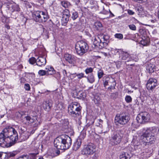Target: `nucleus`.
<instances>
[{"mask_svg":"<svg viewBox=\"0 0 159 159\" xmlns=\"http://www.w3.org/2000/svg\"><path fill=\"white\" fill-rule=\"evenodd\" d=\"M72 143L71 138L66 134H62L56 138L54 142V147L61 150L69 148Z\"/></svg>","mask_w":159,"mask_h":159,"instance_id":"nucleus-1","label":"nucleus"},{"mask_svg":"<svg viewBox=\"0 0 159 159\" xmlns=\"http://www.w3.org/2000/svg\"><path fill=\"white\" fill-rule=\"evenodd\" d=\"M130 119V116L128 114L125 112H122L116 115L115 122L116 125L123 126L129 122Z\"/></svg>","mask_w":159,"mask_h":159,"instance_id":"nucleus-2","label":"nucleus"},{"mask_svg":"<svg viewBox=\"0 0 159 159\" xmlns=\"http://www.w3.org/2000/svg\"><path fill=\"white\" fill-rule=\"evenodd\" d=\"M124 134V131L119 129L114 132L110 138L109 143L113 145H117L121 141Z\"/></svg>","mask_w":159,"mask_h":159,"instance_id":"nucleus-3","label":"nucleus"},{"mask_svg":"<svg viewBox=\"0 0 159 159\" xmlns=\"http://www.w3.org/2000/svg\"><path fill=\"white\" fill-rule=\"evenodd\" d=\"M81 108L78 103L75 102L69 105L68 107V113L72 117H78L81 114Z\"/></svg>","mask_w":159,"mask_h":159,"instance_id":"nucleus-4","label":"nucleus"},{"mask_svg":"<svg viewBox=\"0 0 159 159\" xmlns=\"http://www.w3.org/2000/svg\"><path fill=\"white\" fill-rule=\"evenodd\" d=\"M75 48L77 53L80 56H82L89 49V47L86 43L81 40L77 43Z\"/></svg>","mask_w":159,"mask_h":159,"instance_id":"nucleus-5","label":"nucleus"},{"mask_svg":"<svg viewBox=\"0 0 159 159\" xmlns=\"http://www.w3.org/2000/svg\"><path fill=\"white\" fill-rule=\"evenodd\" d=\"M116 50L117 51V53H118L119 54L120 60H127L125 61V64L127 65L130 66L134 65V64L127 63L128 62L133 61H134V60L131 57H130V55L127 52H124L121 49H116Z\"/></svg>","mask_w":159,"mask_h":159,"instance_id":"nucleus-6","label":"nucleus"},{"mask_svg":"<svg viewBox=\"0 0 159 159\" xmlns=\"http://www.w3.org/2000/svg\"><path fill=\"white\" fill-rule=\"evenodd\" d=\"M95 148L96 147L94 144L89 143L84 146L81 151V153L86 156L93 155L96 151Z\"/></svg>","mask_w":159,"mask_h":159,"instance_id":"nucleus-7","label":"nucleus"},{"mask_svg":"<svg viewBox=\"0 0 159 159\" xmlns=\"http://www.w3.org/2000/svg\"><path fill=\"white\" fill-rule=\"evenodd\" d=\"M142 136L143 141L147 144H153L156 140L155 136L151 135L150 132L148 130L143 133Z\"/></svg>","mask_w":159,"mask_h":159,"instance_id":"nucleus-8","label":"nucleus"},{"mask_svg":"<svg viewBox=\"0 0 159 159\" xmlns=\"http://www.w3.org/2000/svg\"><path fill=\"white\" fill-rule=\"evenodd\" d=\"M150 114L147 112H142L139 114L136 119L138 123L144 124L148 122L150 120Z\"/></svg>","mask_w":159,"mask_h":159,"instance_id":"nucleus-9","label":"nucleus"},{"mask_svg":"<svg viewBox=\"0 0 159 159\" xmlns=\"http://www.w3.org/2000/svg\"><path fill=\"white\" fill-rule=\"evenodd\" d=\"M14 145V142L8 138L0 133V145L2 147H9Z\"/></svg>","mask_w":159,"mask_h":159,"instance_id":"nucleus-10","label":"nucleus"},{"mask_svg":"<svg viewBox=\"0 0 159 159\" xmlns=\"http://www.w3.org/2000/svg\"><path fill=\"white\" fill-rule=\"evenodd\" d=\"M157 81L152 78H150L146 84L147 89L149 90H152L157 85Z\"/></svg>","mask_w":159,"mask_h":159,"instance_id":"nucleus-11","label":"nucleus"},{"mask_svg":"<svg viewBox=\"0 0 159 159\" xmlns=\"http://www.w3.org/2000/svg\"><path fill=\"white\" fill-rule=\"evenodd\" d=\"M9 128H10L11 133L12 131L13 133V134L11 136V138L15 144L18 140L17 133L16 130L14 128L10 126H9Z\"/></svg>","mask_w":159,"mask_h":159,"instance_id":"nucleus-12","label":"nucleus"},{"mask_svg":"<svg viewBox=\"0 0 159 159\" xmlns=\"http://www.w3.org/2000/svg\"><path fill=\"white\" fill-rule=\"evenodd\" d=\"M46 63V60L45 57L40 56L37 59L36 65L39 66H44Z\"/></svg>","mask_w":159,"mask_h":159,"instance_id":"nucleus-13","label":"nucleus"},{"mask_svg":"<svg viewBox=\"0 0 159 159\" xmlns=\"http://www.w3.org/2000/svg\"><path fill=\"white\" fill-rule=\"evenodd\" d=\"M42 11H34L32 17L34 20L36 22H39V21L41 20L40 19V15H42Z\"/></svg>","mask_w":159,"mask_h":159,"instance_id":"nucleus-14","label":"nucleus"},{"mask_svg":"<svg viewBox=\"0 0 159 159\" xmlns=\"http://www.w3.org/2000/svg\"><path fill=\"white\" fill-rule=\"evenodd\" d=\"M11 130L9 126L4 129L0 133H2L4 136L8 138V139H10L12 141V139L11 138Z\"/></svg>","mask_w":159,"mask_h":159,"instance_id":"nucleus-15","label":"nucleus"},{"mask_svg":"<svg viewBox=\"0 0 159 159\" xmlns=\"http://www.w3.org/2000/svg\"><path fill=\"white\" fill-rule=\"evenodd\" d=\"M19 14L20 15L19 17V20H18L19 22L22 25H25L28 20L27 18L24 16L22 12L20 13Z\"/></svg>","mask_w":159,"mask_h":159,"instance_id":"nucleus-16","label":"nucleus"},{"mask_svg":"<svg viewBox=\"0 0 159 159\" xmlns=\"http://www.w3.org/2000/svg\"><path fill=\"white\" fill-rule=\"evenodd\" d=\"M65 57L66 60L70 64L74 63L75 62V57L69 54H66L65 55Z\"/></svg>","mask_w":159,"mask_h":159,"instance_id":"nucleus-17","label":"nucleus"},{"mask_svg":"<svg viewBox=\"0 0 159 159\" xmlns=\"http://www.w3.org/2000/svg\"><path fill=\"white\" fill-rule=\"evenodd\" d=\"M52 107V103L49 101L44 102L43 104L44 109L47 111L50 110L51 107Z\"/></svg>","mask_w":159,"mask_h":159,"instance_id":"nucleus-18","label":"nucleus"},{"mask_svg":"<svg viewBox=\"0 0 159 159\" xmlns=\"http://www.w3.org/2000/svg\"><path fill=\"white\" fill-rule=\"evenodd\" d=\"M40 16L39 19H41V20L39 21V23L45 22L48 19V15L43 11H42V15Z\"/></svg>","mask_w":159,"mask_h":159,"instance_id":"nucleus-19","label":"nucleus"},{"mask_svg":"<svg viewBox=\"0 0 159 159\" xmlns=\"http://www.w3.org/2000/svg\"><path fill=\"white\" fill-rule=\"evenodd\" d=\"M113 81L114 80H112V78H110L108 77L104 78L103 79V81L104 87H105L107 85H109V83H112Z\"/></svg>","mask_w":159,"mask_h":159,"instance_id":"nucleus-20","label":"nucleus"},{"mask_svg":"<svg viewBox=\"0 0 159 159\" xmlns=\"http://www.w3.org/2000/svg\"><path fill=\"white\" fill-rule=\"evenodd\" d=\"M81 143L80 139L77 140L74 143L73 149L75 151L77 150L80 147Z\"/></svg>","mask_w":159,"mask_h":159,"instance_id":"nucleus-21","label":"nucleus"},{"mask_svg":"<svg viewBox=\"0 0 159 159\" xmlns=\"http://www.w3.org/2000/svg\"><path fill=\"white\" fill-rule=\"evenodd\" d=\"M46 70L47 75H52L55 73V71L52 67L48 66L46 68Z\"/></svg>","mask_w":159,"mask_h":159,"instance_id":"nucleus-22","label":"nucleus"},{"mask_svg":"<svg viewBox=\"0 0 159 159\" xmlns=\"http://www.w3.org/2000/svg\"><path fill=\"white\" fill-rule=\"evenodd\" d=\"M71 18L73 20L77 19L79 16V14L77 11L74 10L70 12Z\"/></svg>","mask_w":159,"mask_h":159,"instance_id":"nucleus-23","label":"nucleus"},{"mask_svg":"<svg viewBox=\"0 0 159 159\" xmlns=\"http://www.w3.org/2000/svg\"><path fill=\"white\" fill-rule=\"evenodd\" d=\"M130 156L127 152H123L120 156V159H130Z\"/></svg>","mask_w":159,"mask_h":159,"instance_id":"nucleus-24","label":"nucleus"},{"mask_svg":"<svg viewBox=\"0 0 159 159\" xmlns=\"http://www.w3.org/2000/svg\"><path fill=\"white\" fill-rule=\"evenodd\" d=\"M88 81L90 83H93L95 81V79L93 73L89 74L86 77Z\"/></svg>","mask_w":159,"mask_h":159,"instance_id":"nucleus-25","label":"nucleus"},{"mask_svg":"<svg viewBox=\"0 0 159 159\" xmlns=\"http://www.w3.org/2000/svg\"><path fill=\"white\" fill-rule=\"evenodd\" d=\"M69 17L67 16H62L61 19V23L62 25H66L69 20Z\"/></svg>","mask_w":159,"mask_h":159,"instance_id":"nucleus-26","label":"nucleus"},{"mask_svg":"<svg viewBox=\"0 0 159 159\" xmlns=\"http://www.w3.org/2000/svg\"><path fill=\"white\" fill-rule=\"evenodd\" d=\"M36 116L34 117L33 118H31L29 116H27L25 117L26 120L28 121L29 123H34L35 120H36Z\"/></svg>","mask_w":159,"mask_h":159,"instance_id":"nucleus-27","label":"nucleus"},{"mask_svg":"<svg viewBox=\"0 0 159 159\" xmlns=\"http://www.w3.org/2000/svg\"><path fill=\"white\" fill-rule=\"evenodd\" d=\"M94 26L97 30H100L102 29V26L101 22L99 21L96 22L94 23Z\"/></svg>","mask_w":159,"mask_h":159,"instance_id":"nucleus-28","label":"nucleus"},{"mask_svg":"<svg viewBox=\"0 0 159 159\" xmlns=\"http://www.w3.org/2000/svg\"><path fill=\"white\" fill-rule=\"evenodd\" d=\"M112 78V80H113L114 81H113V82L109 83V85H110V86L108 88V89L110 90H111V89H115V87L116 85V83L115 79L112 78Z\"/></svg>","mask_w":159,"mask_h":159,"instance_id":"nucleus-29","label":"nucleus"},{"mask_svg":"<svg viewBox=\"0 0 159 159\" xmlns=\"http://www.w3.org/2000/svg\"><path fill=\"white\" fill-rule=\"evenodd\" d=\"M101 40L99 36H97L95 38L93 42V44L95 47H98Z\"/></svg>","mask_w":159,"mask_h":159,"instance_id":"nucleus-30","label":"nucleus"},{"mask_svg":"<svg viewBox=\"0 0 159 159\" xmlns=\"http://www.w3.org/2000/svg\"><path fill=\"white\" fill-rule=\"evenodd\" d=\"M131 143L134 145H138L139 144V139L137 136H134Z\"/></svg>","mask_w":159,"mask_h":159,"instance_id":"nucleus-31","label":"nucleus"},{"mask_svg":"<svg viewBox=\"0 0 159 159\" xmlns=\"http://www.w3.org/2000/svg\"><path fill=\"white\" fill-rule=\"evenodd\" d=\"M41 123V121L40 119L39 118L37 119V117L36 116V120L34 121V124L33 125V126L34 127H37L40 125Z\"/></svg>","mask_w":159,"mask_h":159,"instance_id":"nucleus-32","label":"nucleus"},{"mask_svg":"<svg viewBox=\"0 0 159 159\" xmlns=\"http://www.w3.org/2000/svg\"><path fill=\"white\" fill-rule=\"evenodd\" d=\"M154 66L152 64H150L148 65L147 69L148 70L149 72L150 73H152L154 71Z\"/></svg>","mask_w":159,"mask_h":159,"instance_id":"nucleus-33","label":"nucleus"},{"mask_svg":"<svg viewBox=\"0 0 159 159\" xmlns=\"http://www.w3.org/2000/svg\"><path fill=\"white\" fill-rule=\"evenodd\" d=\"M12 8L11 11H16L18 12L20 11V8L19 6L17 5H12Z\"/></svg>","mask_w":159,"mask_h":159,"instance_id":"nucleus-34","label":"nucleus"},{"mask_svg":"<svg viewBox=\"0 0 159 159\" xmlns=\"http://www.w3.org/2000/svg\"><path fill=\"white\" fill-rule=\"evenodd\" d=\"M61 4L62 6L65 8H68L70 6V2L66 1H63L61 2Z\"/></svg>","mask_w":159,"mask_h":159,"instance_id":"nucleus-35","label":"nucleus"},{"mask_svg":"<svg viewBox=\"0 0 159 159\" xmlns=\"http://www.w3.org/2000/svg\"><path fill=\"white\" fill-rule=\"evenodd\" d=\"M107 44V42H102V40H101L97 48H99V49H102V48H103Z\"/></svg>","mask_w":159,"mask_h":159,"instance_id":"nucleus-36","label":"nucleus"},{"mask_svg":"<svg viewBox=\"0 0 159 159\" xmlns=\"http://www.w3.org/2000/svg\"><path fill=\"white\" fill-rule=\"evenodd\" d=\"M100 97L99 96L96 95L94 97L93 101L95 104H98L101 101Z\"/></svg>","mask_w":159,"mask_h":159,"instance_id":"nucleus-37","label":"nucleus"},{"mask_svg":"<svg viewBox=\"0 0 159 159\" xmlns=\"http://www.w3.org/2000/svg\"><path fill=\"white\" fill-rule=\"evenodd\" d=\"M71 16L70 14L69 11L67 9H65L63 12V16H67L70 17V16Z\"/></svg>","mask_w":159,"mask_h":159,"instance_id":"nucleus-38","label":"nucleus"},{"mask_svg":"<svg viewBox=\"0 0 159 159\" xmlns=\"http://www.w3.org/2000/svg\"><path fill=\"white\" fill-rule=\"evenodd\" d=\"M93 71V68L91 67L87 68L85 70V72L87 74L92 73Z\"/></svg>","mask_w":159,"mask_h":159,"instance_id":"nucleus-39","label":"nucleus"},{"mask_svg":"<svg viewBox=\"0 0 159 159\" xmlns=\"http://www.w3.org/2000/svg\"><path fill=\"white\" fill-rule=\"evenodd\" d=\"M11 18L14 19H16V17L19 15L18 12L16 11H11Z\"/></svg>","mask_w":159,"mask_h":159,"instance_id":"nucleus-40","label":"nucleus"},{"mask_svg":"<svg viewBox=\"0 0 159 159\" xmlns=\"http://www.w3.org/2000/svg\"><path fill=\"white\" fill-rule=\"evenodd\" d=\"M56 108L57 110H61L65 108L64 104L62 103H58L57 106Z\"/></svg>","mask_w":159,"mask_h":159,"instance_id":"nucleus-41","label":"nucleus"},{"mask_svg":"<svg viewBox=\"0 0 159 159\" xmlns=\"http://www.w3.org/2000/svg\"><path fill=\"white\" fill-rule=\"evenodd\" d=\"M104 75L103 71L102 70L100 69L98 71V75L99 79H100Z\"/></svg>","mask_w":159,"mask_h":159,"instance_id":"nucleus-42","label":"nucleus"},{"mask_svg":"<svg viewBox=\"0 0 159 159\" xmlns=\"http://www.w3.org/2000/svg\"><path fill=\"white\" fill-rule=\"evenodd\" d=\"M29 62L31 64H34L35 63H37V59L34 57H32L29 59Z\"/></svg>","mask_w":159,"mask_h":159,"instance_id":"nucleus-43","label":"nucleus"},{"mask_svg":"<svg viewBox=\"0 0 159 159\" xmlns=\"http://www.w3.org/2000/svg\"><path fill=\"white\" fill-rule=\"evenodd\" d=\"M74 74L76 75V76L78 77L79 79H81L83 77H86V76H84V74L83 73H81L79 74H76L75 73Z\"/></svg>","mask_w":159,"mask_h":159,"instance_id":"nucleus-44","label":"nucleus"},{"mask_svg":"<svg viewBox=\"0 0 159 159\" xmlns=\"http://www.w3.org/2000/svg\"><path fill=\"white\" fill-rule=\"evenodd\" d=\"M125 100L127 103H130L132 102V98L129 95L126 96L125 98Z\"/></svg>","mask_w":159,"mask_h":159,"instance_id":"nucleus-45","label":"nucleus"},{"mask_svg":"<svg viewBox=\"0 0 159 159\" xmlns=\"http://www.w3.org/2000/svg\"><path fill=\"white\" fill-rule=\"evenodd\" d=\"M39 74L41 76H43L45 75H47L46 70H40L38 72Z\"/></svg>","mask_w":159,"mask_h":159,"instance_id":"nucleus-46","label":"nucleus"},{"mask_svg":"<svg viewBox=\"0 0 159 159\" xmlns=\"http://www.w3.org/2000/svg\"><path fill=\"white\" fill-rule=\"evenodd\" d=\"M12 4L11 3L7 4L6 5V7L7 10H9L11 11V8H12Z\"/></svg>","mask_w":159,"mask_h":159,"instance_id":"nucleus-47","label":"nucleus"},{"mask_svg":"<svg viewBox=\"0 0 159 159\" xmlns=\"http://www.w3.org/2000/svg\"><path fill=\"white\" fill-rule=\"evenodd\" d=\"M118 95V93L116 92L115 93H112L111 94V96L112 98L113 99L116 98H117Z\"/></svg>","mask_w":159,"mask_h":159,"instance_id":"nucleus-48","label":"nucleus"},{"mask_svg":"<svg viewBox=\"0 0 159 159\" xmlns=\"http://www.w3.org/2000/svg\"><path fill=\"white\" fill-rule=\"evenodd\" d=\"M115 36L116 38L120 39H122L123 38L122 34H115Z\"/></svg>","mask_w":159,"mask_h":159,"instance_id":"nucleus-49","label":"nucleus"},{"mask_svg":"<svg viewBox=\"0 0 159 159\" xmlns=\"http://www.w3.org/2000/svg\"><path fill=\"white\" fill-rule=\"evenodd\" d=\"M128 26L129 29L132 30H136V27L134 24L129 25Z\"/></svg>","mask_w":159,"mask_h":159,"instance_id":"nucleus-50","label":"nucleus"},{"mask_svg":"<svg viewBox=\"0 0 159 159\" xmlns=\"http://www.w3.org/2000/svg\"><path fill=\"white\" fill-rule=\"evenodd\" d=\"M141 44L143 46H146V45L148 43V41L147 40L145 39V40H141L140 41Z\"/></svg>","mask_w":159,"mask_h":159,"instance_id":"nucleus-51","label":"nucleus"},{"mask_svg":"<svg viewBox=\"0 0 159 159\" xmlns=\"http://www.w3.org/2000/svg\"><path fill=\"white\" fill-rule=\"evenodd\" d=\"M24 88L26 90H30V85L28 84H25Z\"/></svg>","mask_w":159,"mask_h":159,"instance_id":"nucleus-52","label":"nucleus"},{"mask_svg":"<svg viewBox=\"0 0 159 159\" xmlns=\"http://www.w3.org/2000/svg\"><path fill=\"white\" fill-rule=\"evenodd\" d=\"M80 93H79L77 95H79V97L80 98H84L86 97L85 94L84 93H81L80 95L79 94H80Z\"/></svg>","mask_w":159,"mask_h":159,"instance_id":"nucleus-53","label":"nucleus"},{"mask_svg":"<svg viewBox=\"0 0 159 159\" xmlns=\"http://www.w3.org/2000/svg\"><path fill=\"white\" fill-rule=\"evenodd\" d=\"M65 121L66 122V125H63V127H64V129H67L68 128V125L69 124V122L67 120H65Z\"/></svg>","mask_w":159,"mask_h":159,"instance_id":"nucleus-54","label":"nucleus"},{"mask_svg":"<svg viewBox=\"0 0 159 159\" xmlns=\"http://www.w3.org/2000/svg\"><path fill=\"white\" fill-rule=\"evenodd\" d=\"M116 64L117 68H119L120 67L121 64V62L120 61H117L116 62Z\"/></svg>","mask_w":159,"mask_h":159,"instance_id":"nucleus-55","label":"nucleus"},{"mask_svg":"<svg viewBox=\"0 0 159 159\" xmlns=\"http://www.w3.org/2000/svg\"><path fill=\"white\" fill-rule=\"evenodd\" d=\"M101 37H102L101 39L103 40V41H107L109 39L108 36L107 35H102L101 36Z\"/></svg>","mask_w":159,"mask_h":159,"instance_id":"nucleus-56","label":"nucleus"},{"mask_svg":"<svg viewBox=\"0 0 159 159\" xmlns=\"http://www.w3.org/2000/svg\"><path fill=\"white\" fill-rule=\"evenodd\" d=\"M25 6L27 8H31L32 7V5L29 2H27L26 1V2H25Z\"/></svg>","mask_w":159,"mask_h":159,"instance_id":"nucleus-57","label":"nucleus"},{"mask_svg":"<svg viewBox=\"0 0 159 159\" xmlns=\"http://www.w3.org/2000/svg\"><path fill=\"white\" fill-rule=\"evenodd\" d=\"M135 2H137L139 3H142L146 2L147 0H134Z\"/></svg>","mask_w":159,"mask_h":159,"instance_id":"nucleus-58","label":"nucleus"},{"mask_svg":"<svg viewBox=\"0 0 159 159\" xmlns=\"http://www.w3.org/2000/svg\"><path fill=\"white\" fill-rule=\"evenodd\" d=\"M128 13L129 15H134V12L131 10H128Z\"/></svg>","mask_w":159,"mask_h":159,"instance_id":"nucleus-59","label":"nucleus"},{"mask_svg":"<svg viewBox=\"0 0 159 159\" xmlns=\"http://www.w3.org/2000/svg\"><path fill=\"white\" fill-rule=\"evenodd\" d=\"M58 149L56 150L55 151V153L56 154V156H57L60 154V151Z\"/></svg>","mask_w":159,"mask_h":159,"instance_id":"nucleus-60","label":"nucleus"},{"mask_svg":"<svg viewBox=\"0 0 159 159\" xmlns=\"http://www.w3.org/2000/svg\"><path fill=\"white\" fill-rule=\"evenodd\" d=\"M38 153H32L30 154V156L31 157H32L33 158H34L36 156Z\"/></svg>","mask_w":159,"mask_h":159,"instance_id":"nucleus-61","label":"nucleus"},{"mask_svg":"<svg viewBox=\"0 0 159 159\" xmlns=\"http://www.w3.org/2000/svg\"><path fill=\"white\" fill-rule=\"evenodd\" d=\"M20 159H29L28 157L26 156H23L19 157Z\"/></svg>","mask_w":159,"mask_h":159,"instance_id":"nucleus-62","label":"nucleus"},{"mask_svg":"<svg viewBox=\"0 0 159 159\" xmlns=\"http://www.w3.org/2000/svg\"><path fill=\"white\" fill-rule=\"evenodd\" d=\"M62 73L65 77L67 76V73L66 70H63L62 71Z\"/></svg>","mask_w":159,"mask_h":159,"instance_id":"nucleus-63","label":"nucleus"},{"mask_svg":"<svg viewBox=\"0 0 159 159\" xmlns=\"http://www.w3.org/2000/svg\"><path fill=\"white\" fill-rule=\"evenodd\" d=\"M16 154L13 153H10L8 154V156L9 157H14L15 156Z\"/></svg>","mask_w":159,"mask_h":159,"instance_id":"nucleus-64","label":"nucleus"}]
</instances>
